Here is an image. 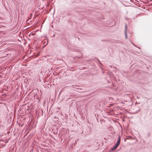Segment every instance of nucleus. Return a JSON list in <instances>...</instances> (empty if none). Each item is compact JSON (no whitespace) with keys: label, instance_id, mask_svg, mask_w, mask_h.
<instances>
[{"label":"nucleus","instance_id":"obj_1","mask_svg":"<svg viewBox=\"0 0 152 152\" xmlns=\"http://www.w3.org/2000/svg\"><path fill=\"white\" fill-rule=\"evenodd\" d=\"M121 141V137L120 136H118V140L117 141L116 143L115 144L117 145L118 146L120 144Z\"/></svg>","mask_w":152,"mask_h":152},{"label":"nucleus","instance_id":"obj_2","mask_svg":"<svg viewBox=\"0 0 152 152\" xmlns=\"http://www.w3.org/2000/svg\"><path fill=\"white\" fill-rule=\"evenodd\" d=\"M127 29V25H126L125 26V37L126 39L127 38V34L126 33V31Z\"/></svg>","mask_w":152,"mask_h":152},{"label":"nucleus","instance_id":"obj_3","mask_svg":"<svg viewBox=\"0 0 152 152\" xmlns=\"http://www.w3.org/2000/svg\"><path fill=\"white\" fill-rule=\"evenodd\" d=\"M118 146V145H117L115 144L113 147L111 148V150L113 151L115 150Z\"/></svg>","mask_w":152,"mask_h":152}]
</instances>
